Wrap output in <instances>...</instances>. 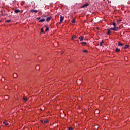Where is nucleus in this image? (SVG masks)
Returning a JSON list of instances; mask_svg holds the SVG:
<instances>
[{
  "label": "nucleus",
  "mask_w": 130,
  "mask_h": 130,
  "mask_svg": "<svg viewBox=\"0 0 130 130\" xmlns=\"http://www.w3.org/2000/svg\"><path fill=\"white\" fill-rule=\"evenodd\" d=\"M118 46H123V44H122V43H121L120 42H118Z\"/></svg>",
  "instance_id": "13"
},
{
  "label": "nucleus",
  "mask_w": 130,
  "mask_h": 130,
  "mask_svg": "<svg viewBox=\"0 0 130 130\" xmlns=\"http://www.w3.org/2000/svg\"><path fill=\"white\" fill-rule=\"evenodd\" d=\"M112 25L114 26V28H111L110 30H113V31H118L119 30V27L116 26V23L115 22H113Z\"/></svg>",
  "instance_id": "1"
},
{
  "label": "nucleus",
  "mask_w": 130,
  "mask_h": 130,
  "mask_svg": "<svg viewBox=\"0 0 130 130\" xmlns=\"http://www.w3.org/2000/svg\"><path fill=\"white\" fill-rule=\"evenodd\" d=\"M44 31L43 30V28H41V33H43Z\"/></svg>",
  "instance_id": "26"
},
{
  "label": "nucleus",
  "mask_w": 130,
  "mask_h": 130,
  "mask_svg": "<svg viewBox=\"0 0 130 130\" xmlns=\"http://www.w3.org/2000/svg\"><path fill=\"white\" fill-rule=\"evenodd\" d=\"M119 51H120V49H119L116 48V52H119Z\"/></svg>",
  "instance_id": "16"
},
{
  "label": "nucleus",
  "mask_w": 130,
  "mask_h": 130,
  "mask_svg": "<svg viewBox=\"0 0 130 130\" xmlns=\"http://www.w3.org/2000/svg\"><path fill=\"white\" fill-rule=\"evenodd\" d=\"M110 30H112V29H110V28H109L108 29V32H107V35H110V34H111V31H110Z\"/></svg>",
  "instance_id": "10"
},
{
  "label": "nucleus",
  "mask_w": 130,
  "mask_h": 130,
  "mask_svg": "<svg viewBox=\"0 0 130 130\" xmlns=\"http://www.w3.org/2000/svg\"><path fill=\"white\" fill-rule=\"evenodd\" d=\"M43 17H44V18H46V16L44 15Z\"/></svg>",
  "instance_id": "30"
},
{
  "label": "nucleus",
  "mask_w": 130,
  "mask_h": 130,
  "mask_svg": "<svg viewBox=\"0 0 130 130\" xmlns=\"http://www.w3.org/2000/svg\"><path fill=\"white\" fill-rule=\"evenodd\" d=\"M81 44H87V43L86 42H82L81 43Z\"/></svg>",
  "instance_id": "24"
},
{
  "label": "nucleus",
  "mask_w": 130,
  "mask_h": 130,
  "mask_svg": "<svg viewBox=\"0 0 130 130\" xmlns=\"http://www.w3.org/2000/svg\"><path fill=\"white\" fill-rule=\"evenodd\" d=\"M44 122H45V123H48V121L45 120V121H44Z\"/></svg>",
  "instance_id": "28"
},
{
  "label": "nucleus",
  "mask_w": 130,
  "mask_h": 130,
  "mask_svg": "<svg viewBox=\"0 0 130 130\" xmlns=\"http://www.w3.org/2000/svg\"><path fill=\"white\" fill-rule=\"evenodd\" d=\"M63 20H64V17H63L62 15H61L60 16V23H62V21H63Z\"/></svg>",
  "instance_id": "2"
},
{
  "label": "nucleus",
  "mask_w": 130,
  "mask_h": 130,
  "mask_svg": "<svg viewBox=\"0 0 130 130\" xmlns=\"http://www.w3.org/2000/svg\"><path fill=\"white\" fill-rule=\"evenodd\" d=\"M72 23H73V24H75L76 23V20L75 19H73L71 20Z\"/></svg>",
  "instance_id": "14"
},
{
  "label": "nucleus",
  "mask_w": 130,
  "mask_h": 130,
  "mask_svg": "<svg viewBox=\"0 0 130 130\" xmlns=\"http://www.w3.org/2000/svg\"><path fill=\"white\" fill-rule=\"evenodd\" d=\"M37 20H40V17H37Z\"/></svg>",
  "instance_id": "29"
},
{
  "label": "nucleus",
  "mask_w": 130,
  "mask_h": 130,
  "mask_svg": "<svg viewBox=\"0 0 130 130\" xmlns=\"http://www.w3.org/2000/svg\"><path fill=\"white\" fill-rule=\"evenodd\" d=\"M68 129H69V130H73V128H72V127H69L68 128Z\"/></svg>",
  "instance_id": "25"
},
{
  "label": "nucleus",
  "mask_w": 130,
  "mask_h": 130,
  "mask_svg": "<svg viewBox=\"0 0 130 130\" xmlns=\"http://www.w3.org/2000/svg\"><path fill=\"white\" fill-rule=\"evenodd\" d=\"M45 27H46V29H45V31H46V32H47V31H49V28L48 27V25H46L45 26Z\"/></svg>",
  "instance_id": "5"
},
{
  "label": "nucleus",
  "mask_w": 130,
  "mask_h": 130,
  "mask_svg": "<svg viewBox=\"0 0 130 130\" xmlns=\"http://www.w3.org/2000/svg\"><path fill=\"white\" fill-rule=\"evenodd\" d=\"M30 11L32 13H37V12H38V10H31Z\"/></svg>",
  "instance_id": "8"
},
{
  "label": "nucleus",
  "mask_w": 130,
  "mask_h": 130,
  "mask_svg": "<svg viewBox=\"0 0 130 130\" xmlns=\"http://www.w3.org/2000/svg\"><path fill=\"white\" fill-rule=\"evenodd\" d=\"M79 39L80 40V41H83V40H84V36L80 37Z\"/></svg>",
  "instance_id": "6"
},
{
  "label": "nucleus",
  "mask_w": 130,
  "mask_h": 130,
  "mask_svg": "<svg viewBox=\"0 0 130 130\" xmlns=\"http://www.w3.org/2000/svg\"><path fill=\"white\" fill-rule=\"evenodd\" d=\"M3 124H5V125H9V122L7 121L3 122Z\"/></svg>",
  "instance_id": "11"
},
{
  "label": "nucleus",
  "mask_w": 130,
  "mask_h": 130,
  "mask_svg": "<svg viewBox=\"0 0 130 130\" xmlns=\"http://www.w3.org/2000/svg\"><path fill=\"white\" fill-rule=\"evenodd\" d=\"M36 70H39V69H40V67H39V66H37L36 67Z\"/></svg>",
  "instance_id": "20"
},
{
  "label": "nucleus",
  "mask_w": 130,
  "mask_h": 130,
  "mask_svg": "<svg viewBox=\"0 0 130 130\" xmlns=\"http://www.w3.org/2000/svg\"><path fill=\"white\" fill-rule=\"evenodd\" d=\"M1 81H2V82L5 81V78H3L1 79Z\"/></svg>",
  "instance_id": "27"
},
{
  "label": "nucleus",
  "mask_w": 130,
  "mask_h": 130,
  "mask_svg": "<svg viewBox=\"0 0 130 130\" xmlns=\"http://www.w3.org/2000/svg\"><path fill=\"white\" fill-rule=\"evenodd\" d=\"M102 44H103V41H102L100 42V45L101 46H102Z\"/></svg>",
  "instance_id": "21"
},
{
  "label": "nucleus",
  "mask_w": 130,
  "mask_h": 130,
  "mask_svg": "<svg viewBox=\"0 0 130 130\" xmlns=\"http://www.w3.org/2000/svg\"><path fill=\"white\" fill-rule=\"evenodd\" d=\"M6 23H11V22H12V20H6Z\"/></svg>",
  "instance_id": "15"
},
{
  "label": "nucleus",
  "mask_w": 130,
  "mask_h": 130,
  "mask_svg": "<svg viewBox=\"0 0 130 130\" xmlns=\"http://www.w3.org/2000/svg\"><path fill=\"white\" fill-rule=\"evenodd\" d=\"M45 21V19L43 18V19H40L39 21V22H40V23H42V22H44Z\"/></svg>",
  "instance_id": "9"
},
{
  "label": "nucleus",
  "mask_w": 130,
  "mask_h": 130,
  "mask_svg": "<svg viewBox=\"0 0 130 130\" xmlns=\"http://www.w3.org/2000/svg\"><path fill=\"white\" fill-rule=\"evenodd\" d=\"M120 22H121V20H117V24H119V23H120Z\"/></svg>",
  "instance_id": "23"
},
{
  "label": "nucleus",
  "mask_w": 130,
  "mask_h": 130,
  "mask_svg": "<svg viewBox=\"0 0 130 130\" xmlns=\"http://www.w3.org/2000/svg\"><path fill=\"white\" fill-rule=\"evenodd\" d=\"M75 38H77V36H72V39L73 40H74V39H75Z\"/></svg>",
  "instance_id": "17"
},
{
  "label": "nucleus",
  "mask_w": 130,
  "mask_h": 130,
  "mask_svg": "<svg viewBox=\"0 0 130 130\" xmlns=\"http://www.w3.org/2000/svg\"><path fill=\"white\" fill-rule=\"evenodd\" d=\"M23 100H24V101H27V100H28L27 98L25 97V96L23 98Z\"/></svg>",
  "instance_id": "19"
},
{
  "label": "nucleus",
  "mask_w": 130,
  "mask_h": 130,
  "mask_svg": "<svg viewBox=\"0 0 130 130\" xmlns=\"http://www.w3.org/2000/svg\"><path fill=\"white\" fill-rule=\"evenodd\" d=\"M15 13H16V14H18V13H20V11L19 9H16L14 11Z\"/></svg>",
  "instance_id": "7"
},
{
  "label": "nucleus",
  "mask_w": 130,
  "mask_h": 130,
  "mask_svg": "<svg viewBox=\"0 0 130 130\" xmlns=\"http://www.w3.org/2000/svg\"><path fill=\"white\" fill-rule=\"evenodd\" d=\"M83 52H84V53H87V52H88V50H84L83 51Z\"/></svg>",
  "instance_id": "22"
},
{
  "label": "nucleus",
  "mask_w": 130,
  "mask_h": 130,
  "mask_svg": "<svg viewBox=\"0 0 130 130\" xmlns=\"http://www.w3.org/2000/svg\"><path fill=\"white\" fill-rule=\"evenodd\" d=\"M129 47V46L128 45H125V47H124V48L125 49H127Z\"/></svg>",
  "instance_id": "18"
},
{
  "label": "nucleus",
  "mask_w": 130,
  "mask_h": 130,
  "mask_svg": "<svg viewBox=\"0 0 130 130\" xmlns=\"http://www.w3.org/2000/svg\"><path fill=\"white\" fill-rule=\"evenodd\" d=\"M51 19H52V17H51V16L47 17V18H46L47 22H49V21H50V20H51Z\"/></svg>",
  "instance_id": "3"
},
{
  "label": "nucleus",
  "mask_w": 130,
  "mask_h": 130,
  "mask_svg": "<svg viewBox=\"0 0 130 130\" xmlns=\"http://www.w3.org/2000/svg\"><path fill=\"white\" fill-rule=\"evenodd\" d=\"M17 77H18V74H17V73H14V74H13V77H14V78H17Z\"/></svg>",
  "instance_id": "12"
},
{
  "label": "nucleus",
  "mask_w": 130,
  "mask_h": 130,
  "mask_svg": "<svg viewBox=\"0 0 130 130\" xmlns=\"http://www.w3.org/2000/svg\"><path fill=\"white\" fill-rule=\"evenodd\" d=\"M89 6V3H86L81 6V8H85V7H88Z\"/></svg>",
  "instance_id": "4"
}]
</instances>
